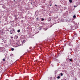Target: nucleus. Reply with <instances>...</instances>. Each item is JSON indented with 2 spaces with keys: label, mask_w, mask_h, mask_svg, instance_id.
<instances>
[{
  "label": "nucleus",
  "mask_w": 80,
  "mask_h": 80,
  "mask_svg": "<svg viewBox=\"0 0 80 80\" xmlns=\"http://www.w3.org/2000/svg\"><path fill=\"white\" fill-rule=\"evenodd\" d=\"M20 41L21 42H20L21 43L20 45H22L23 43H25V41L24 40H22Z\"/></svg>",
  "instance_id": "1"
},
{
  "label": "nucleus",
  "mask_w": 80,
  "mask_h": 80,
  "mask_svg": "<svg viewBox=\"0 0 80 80\" xmlns=\"http://www.w3.org/2000/svg\"><path fill=\"white\" fill-rule=\"evenodd\" d=\"M20 41H17V45H18V46H21V45H22L20 44L21 43V42H20Z\"/></svg>",
  "instance_id": "2"
},
{
  "label": "nucleus",
  "mask_w": 80,
  "mask_h": 80,
  "mask_svg": "<svg viewBox=\"0 0 80 80\" xmlns=\"http://www.w3.org/2000/svg\"><path fill=\"white\" fill-rule=\"evenodd\" d=\"M4 50V48L2 47H0V52H3V51Z\"/></svg>",
  "instance_id": "3"
},
{
  "label": "nucleus",
  "mask_w": 80,
  "mask_h": 80,
  "mask_svg": "<svg viewBox=\"0 0 80 80\" xmlns=\"http://www.w3.org/2000/svg\"><path fill=\"white\" fill-rule=\"evenodd\" d=\"M72 20H73L69 19V20H68L67 22L68 23H70V22H72Z\"/></svg>",
  "instance_id": "4"
},
{
  "label": "nucleus",
  "mask_w": 80,
  "mask_h": 80,
  "mask_svg": "<svg viewBox=\"0 0 80 80\" xmlns=\"http://www.w3.org/2000/svg\"><path fill=\"white\" fill-rule=\"evenodd\" d=\"M42 28V26H41L40 27H39L38 28V30H41Z\"/></svg>",
  "instance_id": "5"
},
{
  "label": "nucleus",
  "mask_w": 80,
  "mask_h": 80,
  "mask_svg": "<svg viewBox=\"0 0 80 80\" xmlns=\"http://www.w3.org/2000/svg\"><path fill=\"white\" fill-rule=\"evenodd\" d=\"M51 21V18H48V22H50V21Z\"/></svg>",
  "instance_id": "6"
},
{
  "label": "nucleus",
  "mask_w": 80,
  "mask_h": 80,
  "mask_svg": "<svg viewBox=\"0 0 80 80\" xmlns=\"http://www.w3.org/2000/svg\"><path fill=\"white\" fill-rule=\"evenodd\" d=\"M58 71L57 70H56L55 71V74H57V73L58 72Z\"/></svg>",
  "instance_id": "7"
},
{
  "label": "nucleus",
  "mask_w": 80,
  "mask_h": 80,
  "mask_svg": "<svg viewBox=\"0 0 80 80\" xmlns=\"http://www.w3.org/2000/svg\"><path fill=\"white\" fill-rule=\"evenodd\" d=\"M10 32V33L11 34H12V33H13V32H12V31L11 30Z\"/></svg>",
  "instance_id": "8"
},
{
  "label": "nucleus",
  "mask_w": 80,
  "mask_h": 80,
  "mask_svg": "<svg viewBox=\"0 0 80 80\" xmlns=\"http://www.w3.org/2000/svg\"><path fill=\"white\" fill-rule=\"evenodd\" d=\"M18 36H16L15 37V38H16V39H17L18 38Z\"/></svg>",
  "instance_id": "9"
},
{
  "label": "nucleus",
  "mask_w": 80,
  "mask_h": 80,
  "mask_svg": "<svg viewBox=\"0 0 80 80\" xmlns=\"http://www.w3.org/2000/svg\"><path fill=\"white\" fill-rule=\"evenodd\" d=\"M48 28H44V30H47V29Z\"/></svg>",
  "instance_id": "10"
},
{
  "label": "nucleus",
  "mask_w": 80,
  "mask_h": 80,
  "mask_svg": "<svg viewBox=\"0 0 80 80\" xmlns=\"http://www.w3.org/2000/svg\"><path fill=\"white\" fill-rule=\"evenodd\" d=\"M60 78V77L59 76H58L57 77V78H58V79H59V78Z\"/></svg>",
  "instance_id": "11"
},
{
  "label": "nucleus",
  "mask_w": 80,
  "mask_h": 80,
  "mask_svg": "<svg viewBox=\"0 0 80 80\" xmlns=\"http://www.w3.org/2000/svg\"><path fill=\"white\" fill-rule=\"evenodd\" d=\"M69 2H70V3H72V0H69Z\"/></svg>",
  "instance_id": "12"
},
{
  "label": "nucleus",
  "mask_w": 80,
  "mask_h": 80,
  "mask_svg": "<svg viewBox=\"0 0 80 80\" xmlns=\"http://www.w3.org/2000/svg\"><path fill=\"white\" fill-rule=\"evenodd\" d=\"M11 50H12V51H13V50H14V48H11Z\"/></svg>",
  "instance_id": "13"
},
{
  "label": "nucleus",
  "mask_w": 80,
  "mask_h": 80,
  "mask_svg": "<svg viewBox=\"0 0 80 80\" xmlns=\"http://www.w3.org/2000/svg\"><path fill=\"white\" fill-rule=\"evenodd\" d=\"M41 21H43V20H44V19H43V18H42V19H41Z\"/></svg>",
  "instance_id": "14"
},
{
  "label": "nucleus",
  "mask_w": 80,
  "mask_h": 80,
  "mask_svg": "<svg viewBox=\"0 0 80 80\" xmlns=\"http://www.w3.org/2000/svg\"><path fill=\"white\" fill-rule=\"evenodd\" d=\"M76 17V16H75V15H74L73 16V18H75Z\"/></svg>",
  "instance_id": "15"
},
{
  "label": "nucleus",
  "mask_w": 80,
  "mask_h": 80,
  "mask_svg": "<svg viewBox=\"0 0 80 80\" xmlns=\"http://www.w3.org/2000/svg\"><path fill=\"white\" fill-rule=\"evenodd\" d=\"M2 60L4 62L5 61V58H3V59H2Z\"/></svg>",
  "instance_id": "16"
},
{
  "label": "nucleus",
  "mask_w": 80,
  "mask_h": 80,
  "mask_svg": "<svg viewBox=\"0 0 80 80\" xmlns=\"http://www.w3.org/2000/svg\"><path fill=\"white\" fill-rule=\"evenodd\" d=\"M20 32V30H18V33H19Z\"/></svg>",
  "instance_id": "17"
},
{
  "label": "nucleus",
  "mask_w": 80,
  "mask_h": 80,
  "mask_svg": "<svg viewBox=\"0 0 80 80\" xmlns=\"http://www.w3.org/2000/svg\"><path fill=\"white\" fill-rule=\"evenodd\" d=\"M71 28H72V29H73V27H72V26H71Z\"/></svg>",
  "instance_id": "18"
},
{
  "label": "nucleus",
  "mask_w": 80,
  "mask_h": 80,
  "mask_svg": "<svg viewBox=\"0 0 80 80\" xmlns=\"http://www.w3.org/2000/svg\"><path fill=\"white\" fill-rule=\"evenodd\" d=\"M60 74L61 75V76H63V73H61Z\"/></svg>",
  "instance_id": "19"
},
{
  "label": "nucleus",
  "mask_w": 80,
  "mask_h": 80,
  "mask_svg": "<svg viewBox=\"0 0 80 80\" xmlns=\"http://www.w3.org/2000/svg\"><path fill=\"white\" fill-rule=\"evenodd\" d=\"M10 55L11 57H12V55H13V54H10Z\"/></svg>",
  "instance_id": "20"
},
{
  "label": "nucleus",
  "mask_w": 80,
  "mask_h": 80,
  "mask_svg": "<svg viewBox=\"0 0 80 80\" xmlns=\"http://www.w3.org/2000/svg\"><path fill=\"white\" fill-rule=\"evenodd\" d=\"M36 20H38V18H36Z\"/></svg>",
  "instance_id": "21"
},
{
  "label": "nucleus",
  "mask_w": 80,
  "mask_h": 80,
  "mask_svg": "<svg viewBox=\"0 0 80 80\" xmlns=\"http://www.w3.org/2000/svg\"><path fill=\"white\" fill-rule=\"evenodd\" d=\"M70 62H72V60L71 59H70Z\"/></svg>",
  "instance_id": "22"
},
{
  "label": "nucleus",
  "mask_w": 80,
  "mask_h": 80,
  "mask_svg": "<svg viewBox=\"0 0 80 80\" xmlns=\"http://www.w3.org/2000/svg\"><path fill=\"white\" fill-rule=\"evenodd\" d=\"M74 7H77V6H74Z\"/></svg>",
  "instance_id": "23"
},
{
  "label": "nucleus",
  "mask_w": 80,
  "mask_h": 80,
  "mask_svg": "<svg viewBox=\"0 0 80 80\" xmlns=\"http://www.w3.org/2000/svg\"><path fill=\"white\" fill-rule=\"evenodd\" d=\"M55 7H57V5L55 4Z\"/></svg>",
  "instance_id": "24"
},
{
  "label": "nucleus",
  "mask_w": 80,
  "mask_h": 80,
  "mask_svg": "<svg viewBox=\"0 0 80 80\" xmlns=\"http://www.w3.org/2000/svg\"><path fill=\"white\" fill-rule=\"evenodd\" d=\"M11 38H13V37H11Z\"/></svg>",
  "instance_id": "25"
},
{
  "label": "nucleus",
  "mask_w": 80,
  "mask_h": 80,
  "mask_svg": "<svg viewBox=\"0 0 80 80\" xmlns=\"http://www.w3.org/2000/svg\"><path fill=\"white\" fill-rule=\"evenodd\" d=\"M13 31H15V30L14 29H13Z\"/></svg>",
  "instance_id": "26"
},
{
  "label": "nucleus",
  "mask_w": 80,
  "mask_h": 80,
  "mask_svg": "<svg viewBox=\"0 0 80 80\" xmlns=\"http://www.w3.org/2000/svg\"><path fill=\"white\" fill-rule=\"evenodd\" d=\"M38 32H39V31L37 32L38 33Z\"/></svg>",
  "instance_id": "27"
},
{
  "label": "nucleus",
  "mask_w": 80,
  "mask_h": 80,
  "mask_svg": "<svg viewBox=\"0 0 80 80\" xmlns=\"http://www.w3.org/2000/svg\"><path fill=\"white\" fill-rule=\"evenodd\" d=\"M15 0H14V2H15Z\"/></svg>",
  "instance_id": "28"
},
{
  "label": "nucleus",
  "mask_w": 80,
  "mask_h": 80,
  "mask_svg": "<svg viewBox=\"0 0 80 80\" xmlns=\"http://www.w3.org/2000/svg\"><path fill=\"white\" fill-rule=\"evenodd\" d=\"M51 5H52V4H51V5H50V6H51Z\"/></svg>",
  "instance_id": "29"
},
{
  "label": "nucleus",
  "mask_w": 80,
  "mask_h": 80,
  "mask_svg": "<svg viewBox=\"0 0 80 80\" xmlns=\"http://www.w3.org/2000/svg\"><path fill=\"white\" fill-rule=\"evenodd\" d=\"M1 22H1V21L0 22V23H1Z\"/></svg>",
  "instance_id": "30"
},
{
  "label": "nucleus",
  "mask_w": 80,
  "mask_h": 80,
  "mask_svg": "<svg viewBox=\"0 0 80 80\" xmlns=\"http://www.w3.org/2000/svg\"><path fill=\"white\" fill-rule=\"evenodd\" d=\"M73 23H74V22H73Z\"/></svg>",
  "instance_id": "31"
}]
</instances>
